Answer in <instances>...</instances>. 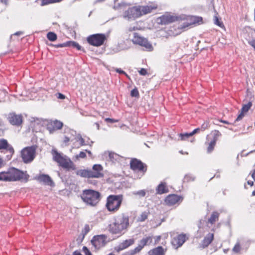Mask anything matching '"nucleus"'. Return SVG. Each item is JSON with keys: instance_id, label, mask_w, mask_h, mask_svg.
Wrapping results in <instances>:
<instances>
[{"instance_id": "1", "label": "nucleus", "mask_w": 255, "mask_h": 255, "mask_svg": "<svg viewBox=\"0 0 255 255\" xmlns=\"http://www.w3.org/2000/svg\"><path fill=\"white\" fill-rule=\"evenodd\" d=\"M129 227L128 216L122 213L115 217L114 222L109 225V230L113 234L122 235L127 230Z\"/></svg>"}, {"instance_id": "2", "label": "nucleus", "mask_w": 255, "mask_h": 255, "mask_svg": "<svg viewBox=\"0 0 255 255\" xmlns=\"http://www.w3.org/2000/svg\"><path fill=\"white\" fill-rule=\"evenodd\" d=\"M81 198L87 205L94 206L99 202L100 194L99 192L93 190H85L81 195Z\"/></svg>"}, {"instance_id": "3", "label": "nucleus", "mask_w": 255, "mask_h": 255, "mask_svg": "<svg viewBox=\"0 0 255 255\" xmlns=\"http://www.w3.org/2000/svg\"><path fill=\"white\" fill-rule=\"evenodd\" d=\"M51 154L53 160L64 168H69L73 164V162L69 158L62 153L58 152L56 149L52 150Z\"/></svg>"}, {"instance_id": "4", "label": "nucleus", "mask_w": 255, "mask_h": 255, "mask_svg": "<svg viewBox=\"0 0 255 255\" xmlns=\"http://www.w3.org/2000/svg\"><path fill=\"white\" fill-rule=\"evenodd\" d=\"M123 201L122 195L109 196L107 199L106 207L108 211L115 212L119 210Z\"/></svg>"}, {"instance_id": "5", "label": "nucleus", "mask_w": 255, "mask_h": 255, "mask_svg": "<svg viewBox=\"0 0 255 255\" xmlns=\"http://www.w3.org/2000/svg\"><path fill=\"white\" fill-rule=\"evenodd\" d=\"M8 177L10 181H19L22 179L26 182L28 181L29 176L26 171L23 172L15 168H10L7 170Z\"/></svg>"}, {"instance_id": "6", "label": "nucleus", "mask_w": 255, "mask_h": 255, "mask_svg": "<svg viewBox=\"0 0 255 255\" xmlns=\"http://www.w3.org/2000/svg\"><path fill=\"white\" fill-rule=\"evenodd\" d=\"M36 149V145H32L26 147L21 150V155L24 163H29L34 160Z\"/></svg>"}, {"instance_id": "7", "label": "nucleus", "mask_w": 255, "mask_h": 255, "mask_svg": "<svg viewBox=\"0 0 255 255\" xmlns=\"http://www.w3.org/2000/svg\"><path fill=\"white\" fill-rule=\"evenodd\" d=\"M124 10L122 16L128 21L134 20L141 16L140 11L138 6L129 7L127 9L126 7Z\"/></svg>"}, {"instance_id": "8", "label": "nucleus", "mask_w": 255, "mask_h": 255, "mask_svg": "<svg viewBox=\"0 0 255 255\" xmlns=\"http://www.w3.org/2000/svg\"><path fill=\"white\" fill-rule=\"evenodd\" d=\"M132 41L134 44H138L144 47L146 50L149 51H151L153 50L152 44L148 41L147 39L141 36L137 33H134Z\"/></svg>"}, {"instance_id": "9", "label": "nucleus", "mask_w": 255, "mask_h": 255, "mask_svg": "<svg viewBox=\"0 0 255 255\" xmlns=\"http://www.w3.org/2000/svg\"><path fill=\"white\" fill-rule=\"evenodd\" d=\"M87 39L90 44L95 46H100L103 44L106 39V36L104 34L97 33L89 36Z\"/></svg>"}, {"instance_id": "10", "label": "nucleus", "mask_w": 255, "mask_h": 255, "mask_svg": "<svg viewBox=\"0 0 255 255\" xmlns=\"http://www.w3.org/2000/svg\"><path fill=\"white\" fill-rule=\"evenodd\" d=\"M3 149L4 153L6 154L5 160H9L13 155L14 150L13 147L5 139H0V150Z\"/></svg>"}, {"instance_id": "11", "label": "nucleus", "mask_w": 255, "mask_h": 255, "mask_svg": "<svg viewBox=\"0 0 255 255\" xmlns=\"http://www.w3.org/2000/svg\"><path fill=\"white\" fill-rule=\"evenodd\" d=\"M152 242V238L151 237L149 236L143 238L139 241L138 246L129 252L130 255H133L136 253H139L145 246L150 244Z\"/></svg>"}, {"instance_id": "12", "label": "nucleus", "mask_w": 255, "mask_h": 255, "mask_svg": "<svg viewBox=\"0 0 255 255\" xmlns=\"http://www.w3.org/2000/svg\"><path fill=\"white\" fill-rule=\"evenodd\" d=\"M106 240V237L105 235H98L93 238L91 244L95 249H99L105 245Z\"/></svg>"}, {"instance_id": "13", "label": "nucleus", "mask_w": 255, "mask_h": 255, "mask_svg": "<svg viewBox=\"0 0 255 255\" xmlns=\"http://www.w3.org/2000/svg\"><path fill=\"white\" fill-rule=\"evenodd\" d=\"M187 239L186 234H181L174 237L171 241V244L174 249H177L181 247Z\"/></svg>"}, {"instance_id": "14", "label": "nucleus", "mask_w": 255, "mask_h": 255, "mask_svg": "<svg viewBox=\"0 0 255 255\" xmlns=\"http://www.w3.org/2000/svg\"><path fill=\"white\" fill-rule=\"evenodd\" d=\"M130 168L133 170H137L142 172L146 171V166L141 161L133 159L130 163Z\"/></svg>"}, {"instance_id": "15", "label": "nucleus", "mask_w": 255, "mask_h": 255, "mask_svg": "<svg viewBox=\"0 0 255 255\" xmlns=\"http://www.w3.org/2000/svg\"><path fill=\"white\" fill-rule=\"evenodd\" d=\"M9 122L12 125L20 126L22 122V117L21 115L14 113L9 114L8 117Z\"/></svg>"}, {"instance_id": "16", "label": "nucleus", "mask_w": 255, "mask_h": 255, "mask_svg": "<svg viewBox=\"0 0 255 255\" xmlns=\"http://www.w3.org/2000/svg\"><path fill=\"white\" fill-rule=\"evenodd\" d=\"M35 179H36L39 182L42 183L45 185H49L50 186H54V183L50 177L48 175L44 174H40L35 177Z\"/></svg>"}, {"instance_id": "17", "label": "nucleus", "mask_w": 255, "mask_h": 255, "mask_svg": "<svg viewBox=\"0 0 255 255\" xmlns=\"http://www.w3.org/2000/svg\"><path fill=\"white\" fill-rule=\"evenodd\" d=\"M103 167L100 164L94 165L92 170H91V178H100L103 177Z\"/></svg>"}, {"instance_id": "18", "label": "nucleus", "mask_w": 255, "mask_h": 255, "mask_svg": "<svg viewBox=\"0 0 255 255\" xmlns=\"http://www.w3.org/2000/svg\"><path fill=\"white\" fill-rule=\"evenodd\" d=\"M214 239V234L212 233H209L207 234L199 246V248L201 249L207 248L213 241Z\"/></svg>"}, {"instance_id": "19", "label": "nucleus", "mask_w": 255, "mask_h": 255, "mask_svg": "<svg viewBox=\"0 0 255 255\" xmlns=\"http://www.w3.org/2000/svg\"><path fill=\"white\" fill-rule=\"evenodd\" d=\"M134 240L133 239H129L124 241L115 248V250L119 252L134 244Z\"/></svg>"}, {"instance_id": "20", "label": "nucleus", "mask_w": 255, "mask_h": 255, "mask_svg": "<svg viewBox=\"0 0 255 255\" xmlns=\"http://www.w3.org/2000/svg\"><path fill=\"white\" fill-rule=\"evenodd\" d=\"M181 197L175 194L168 195L165 199V202L169 206L176 204L180 200Z\"/></svg>"}, {"instance_id": "21", "label": "nucleus", "mask_w": 255, "mask_h": 255, "mask_svg": "<svg viewBox=\"0 0 255 255\" xmlns=\"http://www.w3.org/2000/svg\"><path fill=\"white\" fill-rule=\"evenodd\" d=\"M63 127V123L59 121L55 120L52 122L50 125L47 127V129L50 133H52L53 131L60 129Z\"/></svg>"}, {"instance_id": "22", "label": "nucleus", "mask_w": 255, "mask_h": 255, "mask_svg": "<svg viewBox=\"0 0 255 255\" xmlns=\"http://www.w3.org/2000/svg\"><path fill=\"white\" fill-rule=\"evenodd\" d=\"M252 106V103L249 102L247 104L244 105L241 109V113L237 118L236 121H239L242 120L245 116V114L247 113Z\"/></svg>"}, {"instance_id": "23", "label": "nucleus", "mask_w": 255, "mask_h": 255, "mask_svg": "<svg viewBox=\"0 0 255 255\" xmlns=\"http://www.w3.org/2000/svg\"><path fill=\"white\" fill-rule=\"evenodd\" d=\"M160 19L161 23L162 24H166L178 20L177 17L170 15H163Z\"/></svg>"}, {"instance_id": "24", "label": "nucleus", "mask_w": 255, "mask_h": 255, "mask_svg": "<svg viewBox=\"0 0 255 255\" xmlns=\"http://www.w3.org/2000/svg\"><path fill=\"white\" fill-rule=\"evenodd\" d=\"M156 193L158 194H162L168 192V188L166 184L164 182H161L159 184L156 189Z\"/></svg>"}, {"instance_id": "25", "label": "nucleus", "mask_w": 255, "mask_h": 255, "mask_svg": "<svg viewBox=\"0 0 255 255\" xmlns=\"http://www.w3.org/2000/svg\"><path fill=\"white\" fill-rule=\"evenodd\" d=\"M76 174L79 176L85 178H91V170L80 169L76 172Z\"/></svg>"}, {"instance_id": "26", "label": "nucleus", "mask_w": 255, "mask_h": 255, "mask_svg": "<svg viewBox=\"0 0 255 255\" xmlns=\"http://www.w3.org/2000/svg\"><path fill=\"white\" fill-rule=\"evenodd\" d=\"M148 255H164V250L162 247L159 246L157 248L150 250Z\"/></svg>"}, {"instance_id": "27", "label": "nucleus", "mask_w": 255, "mask_h": 255, "mask_svg": "<svg viewBox=\"0 0 255 255\" xmlns=\"http://www.w3.org/2000/svg\"><path fill=\"white\" fill-rule=\"evenodd\" d=\"M108 155L109 159L113 162L116 161L120 162L123 158L122 156L115 152H109Z\"/></svg>"}, {"instance_id": "28", "label": "nucleus", "mask_w": 255, "mask_h": 255, "mask_svg": "<svg viewBox=\"0 0 255 255\" xmlns=\"http://www.w3.org/2000/svg\"><path fill=\"white\" fill-rule=\"evenodd\" d=\"M219 217V213H218L217 212H213L210 218L208 219V223L211 224H214L218 220Z\"/></svg>"}, {"instance_id": "29", "label": "nucleus", "mask_w": 255, "mask_h": 255, "mask_svg": "<svg viewBox=\"0 0 255 255\" xmlns=\"http://www.w3.org/2000/svg\"><path fill=\"white\" fill-rule=\"evenodd\" d=\"M138 7L140 11L141 16L143 14L150 13L152 9L151 7L148 5Z\"/></svg>"}, {"instance_id": "30", "label": "nucleus", "mask_w": 255, "mask_h": 255, "mask_svg": "<svg viewBox=\"0 0 255 255\" xmlns=\"http://www.w3.org/2000/svg\"><path fill=\"white\" fill-rule=\"evenodd\" d=\"M0 181L9 182L7 171L0 172Z\"/></svg>"}, {"instance_id": "31", "label": "nucleus", "mask_w": 255, "mask_h": 255, "mask_svg": "<svg viewBox=\"0 0 255 255\" xmlns=\"http://www.w3.org/2000/svg\"><path fill=\"white\" fill-rule=\"evenodd\" d=\"M67 44L68 45L67 47H72L74 48H76L77 49L79 50H82L81 46L76 42L73 41H67Z\"/></svg>"}, {"instance_id": "32", "label": "nucleus", "mask_w": 255, "mask_h": 255, "mask_svg": "<svg viewBox=\"0 0 255 255\" xmlns=\"http://www.w3.org/2000/svg\"><path fill=\"white\" fill-rule=\"evenodd\" d=\"M146 194V191L145 190H141L136 191H133L132 192V194L135 196H137L139 198L143 197L145 196Z\"/></svg>"}, {"instance_id": "33", "label": "nucleus", "mask_w": 255, "mask_h": 255, "mask_svg": "<svg viewBox=\"0 0 255 255\" xmlns=\"http://www.w3.org/2000/svg\"><path fill=\"white\" fill-rule=\"evenodd\" d=\"M202 20V17H193L192 18H191V21L190 22H187V24L185 26H188L189 25L195 24L196 23L199 22L200 21H201Z\"/></svg>"}, {"instance_id": "34", "label": "nucleus", "mask_w": 255, "mask_h": 255, "mask_svg": "<svg viewBox=\"0 0 255 255\" xmlns=\"http://www.w3.org/2000/svg\"><path fill=\"white\" fill-rule=\"evenodd\" d=\"M148 215V212L145 211L142 212L138 217L137 221L139 222H144L145 220L147 219Z\"/></svg>"}, {"instance_id": "35", "label": "nucleus", "mask_w": 255, "mask_h": 255, "mask_svg": "<svg viewBox=\"0 0 255 255\" xmlns=\"http://www.w3.org/2000/svg\"><path fill=\"white\" fill-rule=\"evenodd\" d=\"M57 35L53 32H49L47 34V38L51 41H54L57 39Z\"/></svg>"}, {"instance_id": "36", "label": "nucleus", "mask_w": 255, "mask_h": 255, "mask_svg": "<svg viewBox=\"0 0 255 255\" xmlns=\"http://www.w3.org/2000/svg\"><path fill=\"white\" fill-rule=\"evenodd\" d=\"M41 0V5H47L50 3H53L56 2H59L61 1L62 0Z\"/></svg>"}, {"instance_id": "37", "label": "nucleus", "mask_w": 255, "mask_h": 255, "mask_svg": "<svg viewBox=\"0 0 255 255\" xmlns=\"http://www.w3.org/2000/svg\"><path fill=\"white\" fill-rule=\"evenodd\" d=\"M76 139L77 140V141H80V146L89 144V143H85V139H84V138H82V137L81 136V135L80 134H78L77 135Z\"/></svg>"}, {"instance_id": "38", "label": "nucleus", "mask_w": 255, "mask_h": 255, "mask_svg": "<svg viewBox=\"0 0 255 255\" xmlns=\"http://www.w3.org/2000/svg\"><path fill=\"white\" fill-rule=\"evenodd\" d=\"M128 5V4L126 3H119L117 5H114L113 8L115 10H119L120 8H123L124 9Z\"/></svg>"}, {"instance_id": "39", "label": "nucleus", "mask_w": 255, "mask_h": 255, "mask_svg": "<svg viewBox=\"0 0 255 255\" xmlns=\"http://www.w3.org/2000/svg\"><path fill=\"white\" fill-rule=\"evenodd\" d=\"M216 142L215 141V140H212L209 143V146H208V148H207L208 152L210 153V152H211L213 150L214 146L216 145Z\"/></svg>"}, {"instance_id": "40", "label": "nucleus", "mask_w": 255, "mask_h": 255, "mask_svg": "<svg viewBox=\"0 0 255 255\" xmlns=\"http://www.w3.org/2000/svg\"><path fill=\"white\" fill-rule=\"evenodd\" d=\"M212 133L213 134L214 136L213 139L212 140H215V141L216 142L218 140V137L221 136V133L219 130H213L212 132Z\"/></svg>"}, {"instance_id": "41", "label": "nucleus", "mask_w": 255, "mask_h": 255, "mask_svg": "<svg viewBox=\"0 0 255 255\" xmlns=\"http://www.w3.org/2000/svg\"><path fill=\"white\" fill-rule=\"evenodd\" d=\"M191 136L192 135H190V132L180 134V137H181V139L182 140H186Z\"/></svg>"}, {"instance_id": "42", "label": "nucleus", "mask_w": 255, "mask_h": 255, "mask_svg": "<svg viewBox=\"0 0 255 255\" xmlns=\"http://www.w3.org/2000/svg\"><path fill=\"white\" fill-rule=\"evenodd\" d=\"M232 250L235 253H239L240 252L241 250V247L239 242L237 243Z\"/></svg>"}, {"instance_id": "43", "label": "nucleus", "mask_w": 255, "mask_h": 255, "mask_svg": "<svg viewBox=\"0 0 255 255\" xmlns=\"http://www.w3.org/2000/svg\"><path fill=\"white\" fill-rule=\"evenodd\" d=\"M86 157V152L84 151H81L78 154H77L75 156V158L76 159H79V158H84Z\"/></svg>"}, {"instance_id": "44", "label": "nucleus", "mask_w": 255, "mask_h": 255, "mask_svg": "<svg viewBox=\"0 0 255 255\" xmlns=\"http://www.w3.org/2000/svg\"><path fill=\"white\" fill-rule=\"evenodd\" d=\"M130 95L133 97H137L139 96V93L137 89L134 88L132 89L130 92Z\"/></svg>"}, {"instance_id": "45", "label": "nucleus", "mask_w": 255, "mask_h": 255, "mask_svg": "<svg viewBox=\"0 0 255 255\" xmlns=\"http://www.w3.org/2000/svg\"><path fill=\"white\" fill-rule=\"evenodd\" d=\"M214 23L215 24L221 27H222L223 26V23L219 21V18L217 16H214Z\"/></svg>"}, {"instance_id": "46", "label": "nucleus", "mask_w": 255, "mask_h": 255, "mask_svg": "<svg viewBox=\"0 0 255 255\" xmlns=\"http://www.w3.org/2000/svg\"><path fill=\"white\" fill-rule=\"evenodd\" d=\"M208 128H209V124H208V123L205 122L201 126L200 129L201 130V131H203L205 129H208Z\"/></svg>"}, {"instance_id": "47", "label": "nucleus", "mask_w": 255, "mask_h": 255, "mask_svg": "<svg viewBox=\"0 0 255 255\" xmlns=\"http://www.w3.org/2000/svg\"><path fill=\"white\" fill-rule=\"evenodd\" d=\"M194 180V178L193 177H192V176L191 175L187 174V175H186L184 177V181H185L188 182L190 181H193Z\"/></svg>"}, {"instance_id": "48", "label": "nucleus", "mask_w": 255, "mask_h": 255, "mask_svg": "<svg viewBox=\"0 0 255 255\" xmlns=\"http://www.w3.org/2000/svg\"><path fill=\"white\" fill-rule=\"evenodd\" d=\"M83 252L85 255H92L91 252L89 251V250L86 247H83Z\"/></svg>"}, {"instance_id": "49", "label": "nucleus", "mask_w": 255, "mask_h": 255, "mask_svg": "<svg viewBox=\"0 0 255 255\" xmlns=\"http://www.w3.org/2000/svg\"><path fill=\"white\" fill-rule=\"evenodd\" d=\"M68 45V44H67V41L62 44L54 45V46L56 48L67 47Z\"/></svg>"}, {"instance_id": "50", "label": "nucleus", "mask_w": 255, "mask_h": 255, "mask_svg": "<svg viewBox=\"0 0 255 255\" xmlns=\"http://www.w3.org/2000/svg\"><path fill=\"white\" fill-rule=\"evenodd\" d=\"M90 230L89 226L87 225H86L84 227V228L83 230L82 231V232L84 233V235H86Z\"/></svg>"}, {"instance_id": "51", "label": "nucleus", "mask_w": 255, "mask_h": 255, "mask_svg": "<svg viewBox=\"0 0 255 255\" xmlns=\"http://www.w3.org/2000/svg\"><path fill=\"white\" fill-rule=\"evenodd\" d=\"M200 131H201V130L200 129V128H197L195 129H194L191 132H190V135H193L194 134L199 133Z\"/></svg>"}, {"instance_id": "52", "label": "nucleus", "mask_w": 255, "mask_h": 255, "mask_svg": "<svg viewBox=\"0 0 255 255\" xmlns=\"http://www.w3.org/2000/svg\"><path fill=\"white\" fill-rule=\"evenodd\" d=\"M105 121L108 122V123H115V122H117L118 121L117 120H116L115 119H111V118H106L105 119Z\"/></svg>"}, {"instance_id": "53", "label": "nucleus", "mask_w": 255, "mask_h": 255, "mask_svg": "<svg viewBox=\"0 0 255 255\" xmlns=\"http://www.w3.org/2000/svg\"><path fill=\"white\" fill-rule=\"evenodd\" d=\"M139 73L141 75H145L147 73L146 70L144 68H141L139 71Z\"/></svg>"}, {"instance_id": "54", "label": "nucleus", "mask_w": 255, "mask_h": 255, "mask_svg": "<svg viewBox=\"0 0 255 255\" xmlns=\"http://www.w3.org/2000/svg\"><path fill=\"white\" fill-rule=\"evenodd\" d=\"M57 98L59 99H64L65 98V95H64L63 94H61V93H57Z\"/></svg>"}, {"instance_id": "55", "label": "nucleus", "mask_w": 255, "mask_h": 255, "mask_svg": "<svg viewBox=\"0 0 255 255\" xmlns=\"http://www.w3.org/2000/svg\"><path fill=\"white\" fill-rule=\"evenodd\" d=\"M116 71L117 72H118V73H119L120 74H125L127 76H128L127 75V74L126 73V72L122 70L121 69L117 68V69H116Z\"/></svg>"}, {"instance_id": "56", "label": "nucleus", "mask_w": 255, "mask_h": 255, "mask_svg": "<svg viewBox=\"0 0 255 255\" xmlns=\"http://www.w3.org/2000/svg\"><path fill=\"white\" fill-rule=\"evenodd\" d=\"M249 43L252 46H253L255 50V40H253L252 41H249Z\"/></svg>"}, {"instance_id": "57", "label": "nucleus", "mask_w": 255, "mask_h": 255, "mask_svg": "<svg viewBox=\"0 0 255 255\" xmlns=\"http://www.w3.org/2000/svg\"><path fill=\"white\" fill-rule=\"evenodd\" d=\"M8 0H0V3H3L5 5L8 4Z\"/></svg>"}, {"instance_id": "58", "label": "nucleus", "mask_w": 255, "mask_h": 255, "mask_svg": "<svg viewBox=\"0 0 255 255\" xmlns=\"http://www.w3.org/2000/svg\"><path fill=\"white\" fill-rule=\"evenodd\" d=\"M4 165L3 160L0 157V168L2 167Z\"/></svg>"}, {"instance_id": "59", "label": "nucleus", "mask_w": 255, "mask_h": 255, "mask_svg": "<svg viewBox=\"0 0 255 255\" xmlns=\"http://www.w3.org/2000/svg\"><path fill=\"white\" fill-rule=\"evenodd\" d=\"M104 1H105V0H95V1L94 2V4H96L98 3L104 2Z\"/></svg>"}, {"instance_id": "60", "label": "nucleus", "mask_w": 255, "mask_h": 255, "mask_svg": "<svg viewBox=\"0 0 255 255\" xmlns=\"http://www.w3.org/2000/svg\"><path fill=\"white\" fill-rule=\"evenodd\" d=\"M70 140V138L67 137V136H65L64 137V142L66 143L67 142H68V141H69Z\"/></svg>"}, {"instance_id": "61", "label": "nucleus", "mask_w": 255, "mask_h": 255, "mask_svg": "<svg viewBox=\"0 0 255 255\" xmlns=\"http://www.w3.org/2000/svg\"><path fill=\"white\" fill-rule=\"evenodd\" d=\"M73 255H82L80 252L76 251L73 253Z\"/></svg>"}, {"instance_id": "62", "label": "nucleus", "mask_w": 255, "mask_h": 255, "mask_svg": "<svg viewBox=\"0 0 255 255\" xmlns=\"http://www.w3.org/2000/svg\"><path fill=\"white\" fill-rule=\"evenodd\" d=\"M23 33V32L22 31H18V32H15L14 35H21Z\"/></svg>"}, {"instance_id": "63", "label": "nucleus", "mask_w": 255, "mask_h": 255, "mask_svg": "<svg viewBox=\"0 0 255 255\" xmlns=\"http://www.w3.org/2000/svg\"><path fill=\"white\" fill-rule=\"evenodd\" d=\"M85 151H86V152H87V153H88V154H89V155L90 157H92V152H91V151H90V150H85Z\"/></svg>"}, {"instance_id": "64", "label": "nucleus", "mask_w": 255, "mask_h": 255, "mask_svg": "<svg viewBox=\"0 0 255 255\" xmlns=\"http://www.w3.org/2000/svg\"><path fill=\"white\" fill-rule=\"evenodd\" d=\"M252 176L254 180L255 181V169L254 170L253 173H252Z\"/></svg>"}]
</instances>
